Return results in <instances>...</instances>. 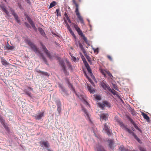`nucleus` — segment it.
<instances>
[{
	"label": "nucleus",
	"mask_w": 151,
	"mask_h": 151,
	"mask_svg": "<svg viewBox=\"0 0 151 151\" xmlns=\"http://www.w3.org/2000/svg\"><path fill=\"white\" fill-rule=\"evenodd\" d=\"M107 57L111 61H112V58L110 55H107Z\"/></svg>",
	"instance_id": "41"
},
{
	"label": "nucleus",
	"mask_w": 151,
	"mask_h": 151,
	"mask_svg": "<svg viewBox=\"0 0 151 151\" xmlns=\"http://www.w3.org/2000/svg\"><path fill=\"white\" fill-rule=\"evenodd\" d=\"M96 148L97 151H105L102 146L99 145H96Z\"/></svg>",
	"instance_id": "22"
},
{
	"label": "nucleus",
	"mask_w": 151,
	"mask_h": 151,
	"mask_svg": "<svg viewBox=\"0 0 151 151\" xmlns=\"http://www.w3.org/2000/svg\"><path fill=\"white\" fill-rule=\"evenodd\" d=\"M78 44H79V47L81 48V50L83 52V53L84 54H85L86 53V52L85 51V50L84 49V47H83L82 45L79 42Z\"/></svg>",
	"instance_id": "24"
},
{
	"label": "nucleus",
	"mask_w": 151,
	"mask_h": 151,
	"mask_svg": "<svg viewBox=\"0 0 151 151\" xmlns=\"http://www.w3.org/2000/svg\"><path fill=\"white\" fill-rule=\"evenodd\" d=\"M56 4V2L55 1H53L50 4L49 6V8L50 9L52 8V7L55 6Z\"/></svg>",
	"instance_id": "29"
},
{
	"label": "nucleus",
	"mask_w": 151,
	"mask_h": 151,
	"mask_svg": "<svg viewBox=\"0 0 151 151\" xmlns=\"http://www.w3.org/2000/svg\"><path fill=\"white\" fill-rule=\"evenodd\" d=\"M98 105L99 106L102 108V109H104V106H107L108 107H110V104L108 102L104 101L103 102V103H98Z\"/></svg>",
	"instance_id": "6"
},
{
	"label": "nucleus",
	"mask_w": 151,
	"mask_h": 151,
	"mask_svg": "<svg viewBox=\"0 0 151 151\" xmlns=\"http://www.w3.org/2000/svg\"><path fill=\"white\" fill-rule=\"evenodd\" d=\"M93 50H94V52H98V49H93Z\"/></svg>",
	"instance_id": "52"
},
{
	"label": "nucleus",
	"mask_w": 151,
	"mask_h": 151,
	"mask_svg": "<svg viewBox=\"0 0 151 151\" xmlns=\"http://www.w3.org/2000/svg\"><path fill=\"white\" fill-rule=\"evenodd\" d=\"M121 100L122 102H123V100L122 99H121Z\"/></svg>",
	"instance_id": "63"
},
{
	"label": "nucleus",
	"mask_w": 151,
	"mask_h": 151,
	"mask_svg": "<svg viewBox=\"0 0 151 151\" xmlns=\"http://www.w3.org/2000/svg\"><path fill=\"white\" fill-rule=\"evenodd\" d=\"M58 86L59 88H60L61 90L62 91V93H66V90L64 88V87L62 84H59Z\"/></svg>",
	"instance_id": "23"
},
{
	"label": "nucleus",
	"mask_w": 151,
	"mask_h": 151,
	"mask_svg": "<svg viewBox=\"0 0 151 151\" xmlns=\"http://www.w3.org/2000/svg\"><path fill=\"white\" fill-rule=\"evenodd\" d=\"M78 97L81 99L82 100H83L85 104L88 105L89 104L86 101V96L83 95H80V96H78Z\"/></svg>",
	"instance_id": "15"
},
{
	"label": "nucleus",
	"mask_w": 151,
	"mask_h": 151,
	"mask_svg": "<svg viewBox=\"0 0 151 151\" xmlns=\"http://www.w3.org/2000/svg\"><path fill=\"white\" fill-rule=\"evenodd\" d=\"M65 18H66L67 20L68 21V22H70V19H69V17H68V16H67V17H65Z\"/></svg>",
	"instance_id": "53"
},
{
	"label": "nucleus",
	"mask_w": 151,
	"mask_h": 151,
	"mask_svg": "<svg viewBox=\"0 0 151 151\" xmlns=\"http://www.w3.org/2000/svg\"><path fill=\"white\" fill-rule=\"evenodd\" d=\"M45 151H53V150H52L51 149L48 148L46 149Z\"/></svg>",
	"instance_id": "50"
},
{
	"label": "nucleus",
	"mask_w": 151,
	"mask_h": 151,
	"mask_svg": "<svg viewBox=\"0 0 151 151\" xmlns=\"http://www.w3.org/2000/svg\"><path fill=\"white\" fill-rule=\"evenodd\" d=\"M119 149L120 151H128V150L127 149L125 148L123 145L119 146Z\"/></svg>",
	"instance_id": "28"
},
{
	"label": "nucleus",
	"mask_w": 151,
	"mask_h": 151,
	"mask_svg": "<svg viewBox=\"0 0 151 151\" xmlns=\"http://www.w3.org/2000/svg\"><path fill=\"white\" fill-rule=\"evenodd\" d=\"M40 143L41 147H44L46 149L49 148L50 147V144L47 141H41L40 142Z\"/></svg>",
	"instance_id": "10"
},
{
	"label": "nucleus",
	"mask_w": 151,
	"mask_h": 151,
	"mask_svg": "<svg viewBox=\"0 0 151 151\" xmlns=\"http://www.w3.org/2000/svg\"><path fill=\"white\" fill-rule=\"evenodd\" d=\"M1 62L2 64L4 66L9 65V63L3 57L1 58Z\"/></svg>",
	"instance_id": "17"
},
{
	"label": "nucleus",
	"mask_w": 151,
	"mask_h": 151,
	"mask_svg": "<svg viewBox=\"0 0 151 151\" xmlns=\"http://www.w3.org/2000/svg\"><path fill=\"white\" fill-rule=\"evenodd\" d=\"M36 71L38 73H42V72L43 71H41V70H36Z\"/></svg>",
	"instance_id": "49"
},
{
	"label": "nucleus",
	"mask_w": 151,
	"mask_h": 151,
	"mask_svg": "<svg viewBox=\"0 0 151 151\" xmlns=\"http://www.w3.org/2000/svg\"><path fill=\"white\" fill-rule=\"evenodd\" d=\"M26 1L28 3L30 4V2L29 0H26Z\"/></svg>",
	"instance_id": "57"
},
{
	"label": "nucleus",
	"mask_w": 151,
	"mask_h": 151,
	"mask_svg": "<svg viewBox=\"0 0 151 151\" xmlns=\"http://www.w3.org/2000/svg\"><path fill=\"white\" fill-rule=\"evenodd\" d=\"M96 99L98 100H100L101 99V96L99 95H97L96 96Z\"/></svg>",
	"instance_id": "38"
},
{
	"label": "nucleus",
	"mask_w": 151,
	"mask_h": 151,
	"mask_svg": "<svg viewBox=\"0 0 151 151\" xmlns=\"http://www.w3.org/2000/svg\"><path fill=\"white\" fill-rule=\"evenodd\" d=\"M108 143L109 144V146L110 147L111 149H113L114 147L113 145L114 144V141L112 140H109L108 141Z\"/></svg>",
	"instance_id": "20"
},
{
	"label": "nucleus",
	"mask_w": 151,
	"mask_h": 151,
	"mask_svg": "<svg viewBox=\"0 0 151 151\" xmlns=\"http://www.w3.org/2000/svg\"><path fill=\"white\" fill-rule=\"evenodd\" d=\"M84 75L88 79V80L89 79L88 76H87L86 73H84Z\"/></svg>",
	"instance_id": "55"
},
{
	"label": "nucleus",
	"mask_w": 151,
	"mask_h": 151,
	"mask_svg": "<svg viewBox=\"0 0 151 151\" xmlns=\"http://www.w3.org/2000/svg\"><path fill=\"white\" fill-rule=\"evenodd\" d=\"M88 90L91 93H93L95 92V90L93 89L92 88L91 86H88Z\"/></svg>",
	"instance_id": "30"
},
{
	"label": "nucleus",
	"mask_w": 151,
	"mask_h": 151,
	"mask_svg": "<svg viewBox=\"0 0 151 151\" xmlns=\"http://www.w3.org/2000/svg\"><path fill=\"white\" fill-rule=\"evenodd\" d=\"M70 33L71 34V35L75 38H76V36L75 35L73 32L72 31L71 32H70Z\"/></svg>",
	"instance_id": "45"
},
{
	"label": "nucleus",
	"mask_w": 151,
	"mask_h": 151,
	"mask_svg": "<svg viewBox=\"0 0 151 151\" xmlns=\"http://www.w3.org/2000/svg\"><path fill=\"white\" fill-rule=\"evenodd\" d=\"M10 11L14 17L16 22L19 24H20V20L17 14L15 12L14 10L12 8L10 9Z\"/></svg>",
	"instance_id": "9"
},
{
	"label": "nucleus",
	"mask_w": 151,
	"mask_h": 151,
	"mask_svg": "<svg viewBox=\"0 0 151 151\" xmlns=\"http://www.w3.org/2000/svg\"><path fill=\"white\" fill-rule=\"evenodd\" d=\"M113 86L116 90H118V88L117 86L115 84H113Z\"/></svg>",
	"instance_id": "39"
},
{
	"label": "nucleus",
	"mask_w": 151,
	"mask_h": 151,
	"mask_svg": "<svg viewBox=\"0 0 151 151\" xmlns=\"http://www.w3.org/2000/svg\"><path fill=\"white\" fill-rule=\"evenodd\" d=\"M56 103L57 106V110L59 114H60L61 112V103L60 101H57Z\"/></svg>",
	"instance_id": "12"
},
{
	"label": "nucleus",
	"mask_w": 151,
	"mask_h": 151,
	"mask_svg": "<svg viewBox=\"0 0 151 151\" xmlns=\"http://www.w3.org/2000/svg\"><path fill=\"white\" fill-rule=\"evenodd\" d=\"M27 19L28 21H29V22L30 24L31 25L32 27H35V24H34L33 22L31 19L29 17L27 18Z\"/></svg>",
	"instance_id": "27"
},
{
	"label": "nucleus",
	"mask_w": 151,
	"mask_h": 151,
	"mask_svg": "<svg viewBox=\"0 0 151 151\" xmlns=\"http://www.w3.org/2000/svg\"><path fill=\"white\" fill-rule=\"evenodd\" d=\"M70 33L71 34V35L75 38H76V36L75 35L73 32L72 31L71 32H70Z\"/></svg>",
	"instance_id": "46"
},
{
	"label": "nucleus",
	"mask_w": 151,
	"mask_h": 151,
	"mask_svg": "<svg viewBox=\"0 0 151 151\" xmlns=\"http://www.w3.org/2000/svg\"><path fill=\"white\" fill-rule=\"evenodd\" d=\"M73 4L75 5L76 7L75 12L81 24H82L84 25H85V23L83 19L82 16L81 15L79 11L78 4L77 3L76 1L75 0H73Z\"/></svg>",
	"instance_id": "1"
},
{
	"label": "nucleus",
	"mask_w": 151,
	"mask_h": 151,
	"mask_svg": "<svg viewBox=\"0 0 151 151\" xmlns=\"http://www.w3.org/2000/svg\"><path fill=\"white\" fill-rule=\"evenodd\" d=\"M25 43L28 45L36 53H40L39 49L37 48L35 45L30 40L28 39H25Z\"/></svg>",
	"instance_id": "2"
},
{
	"label": "nucleus",
	"mask_w": 151,
	"mask_h": 151,
	"mask_svg": "<svg viewBox=\"0 0 151 151\" xmlns=\"http://www.w3.org/2000/svg\"><path fill=\"white\" fill-rule=\"evenodd\" d=\"M132 129L134 131V130L133 129V128H132Z\"/></svg>",
	"instance_id": "64"
},
{
	"label": "nucleus",
	"mask_w": 151,
	"mask_h": 151,
	"mask_svg": "<svg viewBox=\"0 0 151 151\" xmlns=\"http://www.w3.org/2000/svg\"><path fill=\"white\" fill-rule=\"evenodd\" d=\"M0 122H1L2 125L5 123V121L3 119L1 118L0 119Z\"/></svg>",
	"instance_id": "40"
},
{
	"label": "nucleus",
	"mask_w": 151,
	"mask_h": 151,
	"mask_svg": "<svg viewBox=\"0 0 151 151\" xmlns=\"http://www.w3.org/2000/svg\"><path fill=\"white\" fill-rule=\"evenodd\" d=\"M68 29L69 31V32H71L72 31H73L71 29L70 27V26H68Z\"/></svg>",
	"instance_id": "48"
},
{
	"label": "nucleus",
	"mask_w": 151,
	"mask_h": 151,
	"mask_svg": "<svg viewBox=\"0 0 151 151\" xmlns=\"http://www.w3.org/2000/svg\"><path fill=\"white\" fill-rule=\"evenodd\" d=\"M132 114L133 115H135V112L134 111H132Z\"/></svg>",
	"instance_id": "56"
},
{
	"label": "nucleus",
	"mask_w": 151,
	"mask_h": 151,
	"mask_svg": "<svg viewBox=\"0 0 151 151\" xmlns=\"http://www.w3.org/2000/svg\"><path fill=\"white\" fill-rule=\"evenodd\" d=\"M41 45L42 46V49H43L44 52L45 53V54L47 55L48 57L50 59H52V56L50 54L48 50L46 48V47L42 43H40Z\"/></svg>",
	"instance_id": "8"
},
{
	"label": "nucleus",
	"mask_w": 151,
	"mask_h": 151,
	"mask_svg": "<svg viewBox=\"0 0 151 151\" xmlns=\"http://www.w3.org/2000/svg\"><path fill=\"white\" fill-rule=\"evenodd\" d=\"M104 129L109 136H110L112 134L111 130L108 128V127L106 124H104Z\"/></svg>",
	"instance_id": "11"
},
{
	"label": "nucleus",
	"mask_w": 151,
	"mask_h": 151,
	"mask_svg": "<svg viewBox=\"0 0 151 151\" xmlns=\"http://www.w3.org/2000/svg\"><path fill=\"white\" fill-rule=\"evenodd\" d=\"M64 16L65 17H67L68 16L67 14L66 13H65L64 14Z\"/></svg>",
	"instance_id": "58"
},
{
	"label": "nucleus",
	"mask_w": 151,
	"mask_h": 151,
	"mask_svg": "<svg viewBox=\"0 0 151 151\" xmlns=\"http://www.w3.org/2000/svg\"><path fill=\"white\" fill-rule=\"evenodd\" d=\"M56 11L57 13L56 15L57 16H61V13L60 9H56Z\"/></svg>",
	"instance_id": "33"
},
{
	"label": "nucleus",
	"mask_w": 151,
	"mask_h": 151,
	"mask_svg": "<svg viewBox=\"0 0 151 151\" xmlns=\"http://www.w3.org/2000/svg\"><path fill=\"white\" fill-rule=\"evenodd\" d=\"M26 94L27 95L31 97V93L29 91H27L26 92Z\"/></svg>",
	"instance_id": "43"
},
{
	"label": "nucleus",
	"mask_w": 151,
	"mask_h": 151,
	"mask_svg": "<svg viewBox=\"0 0 151 151\" xmlns=\"http://www.w3.org/2000/svg\"><path fill=\"white\" fill-rule=\"evenodd\" d=\"M42 75L47 77L49 76L50 75L49 73H47V72H45L43 71L42 72Z\"/></svg>",
	"instance_id": "37"
},
{
	"label": "nucleus",
	"mask_w": 151,
	"mask_h": 151,
	"mask_svg": "<svg viewBox=\"0 0 151 151\" xmlns=\"http://www.w3.org/2000/svg\"><path fill=\"white\" fill-rule=\"evenodd\" d=\"M101 72L102 73V74L103 75H104V72L102 70H101Z\"/></svg>",
	"instance_id": "59"
},
{
	"label": "nucleus",
	"mask_w": 151,
	"mask_h": 151,
	"mask_svg": "<svg viewBox=\"0 0 151 151\" xmlns=\"http://www.w3.org/2000/svg\"><path fill=\"white\" fill-rule=\"evenodd\" d=\"M89 81L91 83V84L93 86H95V84L94 82L91 79H89Z\"/></svg>",
	"instance_id": "42"
},
{
	"label": "nucleus",
	"mask_w": 151,
	"mask_h": 151,
	"mask_svg": "<svg viewBox=\"0 0 151 151\" xmlns=\"http://www.w3.org/2000/svg\"><path fill=\"white\" fill-rule=\"evenodd\" d=\"M108 90L110 91L113 94H114V95H115L116 94V93L117 92L115 90H114L113 89V90H111L110 87L109 88V89H108Z\"/></svg>",
	"instance_id": "35"
},
{
	"label": "nucleus",
	"mask_w": 151,
	"mask_h": 151,
	"mask_svg": "<svg viewBox=\"0 0 151 151\" xmlns=\"http://www.w3.org/2000/svg\"><path fill=\"white\" fill-rule=\"evenodd\" d=\"M59 64L61 66L65 74L67 75H68L69 73L66 70V67L63 61V60H60Z\"/></svg>",
	"instance_id": "7"
},
{
	"label": "nucleus",
	"mask_w": 151,
	"mask_h": 151,
	"mask_svg": "<svg viewBox=\"0 0 151 151\" xmlns=\"http://www.w3.org/2000/svg\"><path fill=\"white\" fill-rule=\"evenodd\" d=\"M70 87H71V89L74 90V88L73 85L72 84H70Z\"/></svg>",
	"instance_id": "54"
},
{
	"label": "nucleus",
	"mask_w": 151,
	"mask_h": 151,
	"mask_svg": "<svg viewBox=\"0 0 151 151\" xmlns=\"http://www.w3.org/2000/svg\"><path fill=\"white\" fill-rule=\"evenodd\" d=\"M108 116V115L107 114L103 113L101 114L100 118L102 120H106L107 119Z\"/></svg>",
	"instance_id": "14"
},
{
	"label": "nucleus",
	"mask_w": 151,
	"mask_h": 151,
	"mask_svg": "<svg viewBox=\"0 0 151 151\" xmlns=\"http://www.w3.org/2000/svg\"><path fill=\"white\" fill-rule=\"evenodd\" d=\"M39 30L40 33L43 36H45V35L44 31L42 28H40Z\"/></svg>",
	"instance_id": "31"
},
{
	"label": "nucleus",
	"mask_w": 151,
	"mask_h": 151,
	"mask_svg": "<svg viewBox=\"0 0 151 151\" xmlns=\"http://www.w3.org/2000/svg\"><path fill=\"white\" fill-rule=\"evenodd\" d=\"M94 58H93V61H94Z\"/></svg>",
	"instance_id": "62"
},
{
	"label": "nucleus",
	"mask_w": 151,
	"mask_h": 151,
	"mask_svg": "<svg viewBox=\"0 0 151 151\" xmlns=\"http://www.w3.org/2000/svg\"><path fill=\"white\" fill-rule=\"evenodd\" d=\"M40 55L41 56L43 60L45 62V63L47 64L48 65L47 63V60L46 59V58H45V57L41 53L40 54Z\"/></svg>",
	"instance_id": "32"
},
{
	"label": "nucleus",
	"mask_w": 151,
	"mask_h": 151,
	"mask_svg": "<svg viewBox=\"0 0 151 151\" xmlns=\"http://www.w3.org/2000/svg\"><path fill=\"white\" fill-rule=\"evenodd\" d=\"M139 150L140 151H146L145 149L142 147L139 148Z\"/></svg>",
	"instance_id": "47"
},
{
	"label": "nucleus",
	"mask_w": 151,
	"mask_h": 151,
	"mask_svg": "<svg viewBox=\"0 0 151 151\" xmlns=\"http://www.w3.org/2000/svg\"><path fill=\"white\" fill-rule=\"evenodd\" d=\"M83 57L82 58V60L83 62V63L84 65H87L88 64V63L86 61V59H85V58H84L83 57Z\"/></svg>",
	"instance_id": "36"
},
{
	"label": "nucleus",
	"mask_w": 151,
	"mask_h": 151,
	"mask_svg": "<svg viewBox=\"0 0 151 151\" xmlns=\"http://www.w3.org/2000/svg\"><path fill=\"white\" fill-rule=\"evenodd\" d=\"M44 115V112H41L39 114L36 115L35 116V118L39 120L41 119Z\"/></svg>",
	"instance_id": "16"
},
{
	"label": "nucleus",
	"mask_w": 151,
	"mask_h": 151,
	"mask_svg": "<svg viewBox=\"0 0 151 151\" xmlns=\"http://www.w3.org/2000/svg\"><path fill=\"white\" fill-rule=\"evenodd\" d=\"M73 27L76 30L79 35H80L81 37H82L83 40L85 42L87 43L88 42V40L86 37L83 35L81 30L78 27V25L75 23H73Z\"/></svg>",
	"instance_id": "4"
},
{
	"label": "nucleus",
	"mask_w": 151,
	"mask_h": 151,
	"mask_svg": "<svg viewBox=\"0 0 151 151\" xmlns=\"http://www.w3.org/2000/svg\"><path fill=\"white\" fill-rule=\"evenodd\" d=\"M129 121L130 122L133 124L135 128L137 129L138 130H139V129L138 127L136 125L133 120L131 119V118H129Z\"/></svg>",
	"instance_id": "21"
},
{
	"label": "nucleus",
	"mask_w": 151,
	"mask_h": 151,
	"mask_svg": "<svg viewBox=\"0 0 151 151\" xmlns=\"http://www.w3.org/2000/svg\"><path fill=\"white\" fill-rule=\"evenodd\" d=\"M119 125H120L121 127L125 130L126 131L128 132L129 133L131 134L134 137V138H135L139 142V141H140V139L139 138L137 137L134 132H132L129 129L127 128V126L125 125L122 122H120Z\"/></svg>",
	"instance_id": "3"
},
{
	"label": "nucleus",
	"mask_w": 151,
	"mask_h": 151,
	"mask_svg": "<svg viewBox=\"0 0 151 151\" xmlns=\"http://www.w3.org/2000/svg\"><path fill=\"white\" fill-rule=\"evenodd\" d=\"M69 67L70 68H71V66L70 65H69Z\"/></svg>",
	"instance_id": "61"
},
{
	"label": "nucleus",
	"mask_w": 151,
	"mask_h": 151,
	"mask_svg": "<svg viewBox=\"0 0 151 151\" xmlns=\"http://www.w3.org/2000/svg\"><path fill=\"white\" fill-rule=\"evenodd\" d=\"M107 73L110 77H113L112 75L109 72H108Z\"/></svg>",
	"instance_id": "51"
},
{
	"label": "nucleus",
	"mask_w": 151,
	"mask_h": 151,
	"mask_svg": "<svg viewBox=\"0 0 151 151\" xmlns=\"http://www.w3.org/2000/svg\"><path fill=\"white\" fill-rule=\"evenodd\" d=\"M14 46H10L8 44L6 46V48L8 50H12L14 49Z\"/></svg>",
	"instance_id": "26"
},
{
	"label": "nucleus",
	"mask_w": 151,
	"mask_h": 151,
	"mask_svg": "<svg viewBox=\"0 0 151 151\" xmlns=\"http://www.w3.org/2000/svg\"><path fill=\"white\" fill-rule=\"evenodd\" d=\"M82 111L84 112V113L86 114V115L87 116V117L88 118H89V117L87 111H86V109L84 108H82Z\"/></svg>",
	"instance_id": "34"
},
{
	"label": "nucleus",
	"mask_w": 151,
	"mask_h": 151,
	"mask_svg": "<svg viewBox=\"0 0 151 151\" xmlns=\"http://www.w3.org/2000/svg\"><path fill=\"white\" fill-rule=\"evenodd\" d=\"M84 55H85V56L86 57V58L87 59L88 61L90 64L91 65H92L93 64V63H92L91 60V58L89 57V56L87 55L86 52V53L85 54H84Z\"/></svg>",
	"instance_id": "18"
},
{
	"label": "nucleus",
	"mask_w": 151,
	"mask_h": 151,
	"mask_svg": "<svg viewBox=\"0 0 151 151\" xmlns=\"http://www.w3.org/2000/svg\"><path fill=\"white\" fill-rule=\"evenodd\" d=\"M142 115L143 116L144 118L146 119L147 121L148 122L150 120L149 117L146 114L144 113H142Z\"/></svg>",
	"instance_id": "25"
},
{
	"label": "nucleus",
	"mask_w": 151,
	"mask_h": 151,
	"mask_svg": "<svg viewBox=\"0 0 151 151\" xmlns=\"http://www.w3.org/2000/svg\"><path fill=\"white\" fill-rule=\"evenodd\" d=\"M86 68L87 69V70L89 73L90 75V76H91L92 78H93V77H94V76H93V73L92 72V70L91 69L90 66L89 65V64H88L87 65H85Z\"/></svg>",
	"instance_id": "13"
},
{
	"label": "nucleus",
	"mask_w": 151,
	"mask_h": 151,
	"mask_svg": "<svg viewBox=\"0 0 151 151\" xmlns=\"http://www.w3.org/2000/svg\"><path fill=\"white\" fill-rule=\"evenodd\" d=\"M25 24L27 26H28L29 25V24L27 23H25Z\"/></svg>",
	"instance_id": "60"
},
{
	"label": "nucleus",
	"mask_w": 151,
	"mask_h": 151,
	"mask_svg": "<svg viewBox=\"0 0 151 151\" xmlns=\"http://www.w3.org/2000/svg\"><path fill=\"white\" fill-rule=\"evenodd\" d=\"M2 125H3L4 127L6 130H8L9 129L8 127H7L6 125L4 124H3Z\"/></svg>",
	"instance_id": "44"
},
{
	"label": "nucleus",
	"mask_w": 151,
	"mask_h": 151,
	"mask_svg": "<svg viewBox=\"0 0 151 151\" xmlns=\"http://www.w3.org/2000/svg\"><path fill=\"white\" fill-rule=\"evenodd\" d=\"M0 7L2 10L6 14L5 17L8 19H9L11 17V15L10 14L9 12L6 9L5 6L4 5L1 4L0 5Z\"/></svg>",
	"instance_id": "5"
},
{
	"label": "nucleus",
	"mask_w": 151,
	"mask_h": 151,
	"mask_svg": "<svg viewBox=\"0 0 151 151\" xmlns=\"http://www.w3.org/2000/svg\"><path fill=\"white\" fill-rule=\"evenodd\" d=\"M101 85L102 87L105 90H108L110 88V87L109 86L107 85L104 82L101 83Z\"/></svg>",
	"instance_id": "19"
}]
</instances>
